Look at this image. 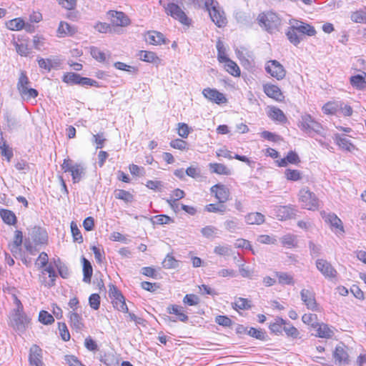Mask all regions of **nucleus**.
I'll use <instances>...</instances> for the list:
<instances>
[{"label": "nucleus", "mask_w": 366, "mask_h": 366, "mask_svg": "<svg viewBox=\"0 0 366 366\" xmlns=\"http://www.w3.org/2000/svg\"><path fill=\"white\" fill-rule=\"evenodd\" d=\"M257 20L260 26L271 34L280 31L282 25V20L280 16L272 11L260 14Z\"/></svg>", "instance_id": "f257e3e1"}, {"label": "nucleus", "mask_w": 366, "mask_h": 366, "mask_svg": "<svg viewBox=\"0 0 366 366\" xmlns=\"http://www.w3.org/2000/svg\"><path fill=\"white\" fill-rule=\"evenodd\" d=\"M299 127L301 130L308 134L310 137L316 134L325 137L324 129L310 114H305L301 116Z\"/></svg>", "instance_id": "f03ea898"}, {"label": "nucleus", "mask_w": 366, "mask_h": 366, "mask_svg": "<svg viewBox=\"0 0 366 366\" xmlns=\"http://www.w3.org/2000/svg\"><path fill=\"white\" fill-rule=\"evenodd\" d=\"M61 167L64 172L71 174L74 183L79 182L86 173V167L83 164L74 162L70 159H64Z\"/></svg>", "instance_id": "7ed1b4c3"}, {"label": "nucleus", "mask_w": 366, "mask_h": 366, "mask_svg": "<svg viewBox=\"0 0 366 366\" xmlns=\"http://www.w3.org/2000/svg\"><path fill=\"white\" fill-rule=\"evenodd\" d=\"M205 7L209 14L212 21L218 26L223 27L227 24L224 12L220 8L219 3L214 0H206Z\"/></svg>", "instance_id": "20e7f679"}, {"label": "nucleus", "mask_w": 366, "mask_h": 366, "mask_svg": "<svg viewBox=\"0 0 366 366\" xmlns=\"http://www.w3.org/2000/svg\"><path fill=\"white\" fill-rule=\"evenodd\" d=\"M299 202L304 209L315 211L320 207V200L315 193L305 187L298 193Z\"/></svg>", "instance_id": "39448f33"}, {"label": "nucleus", "mask_w": 366, "mask_h": 366, "mask_svg": "<svg viewBox=\"0 0 366 366\" xmlns=\"http://www.w3.org/2000/svg\"><path fill=\"white\" fill-rule=\"evenodd\" d=\"M31 82L24 71H21L17 82V89L20 95L26 100L38 96L37 90L30 88Z\"/></svg>", "instance_id": "423d86ee"}, {"label": "nucleus", "mask_w": 366, "mask_h": 366, "mask_svg": "<svg viewBox=\"0 0 366 366\" xmlns=\"http://www.w3.org/2000/svg\"><path fill=\"white\" fill-rule=\"evenodd\" d=\"M62 81L68 84H79L81 86H91L99 87L98 81L87 77H81L79 74L74 72L65 73L62 77Z\"/></svg>", "instance_id": "0eeeda50"}, {"label": "nucleus", "mask_w": 366, "mask_h": 366, "mask_svg": "<svg viewBox=\"0 0 366 366\" xmlns=\"http://www.w3.org/2000/svg\"><path fill=\"white\" fill-rule=\"evenodd\" d=\"M163 6L166 13L174 19L178 20L184 25H189L190 24V20L178 5L174 3H168L167 5L164 4Z\"/></svg>", "instance_id": "6e6552de"}, {"label": "nucleus", "mask_w": 366, "mask_h": 366, "mask_svg": "<svg viewBox=\"0 0 366 366\" xmlns=\"http://www.w3.org/2000/svg\"><path fill=\"white\" fill-rule=\"evenodd\" d=\"M264 69L267 74L277 80H282L286 76L285 69L277 60H269L267 61Z\"/></svg>", "instance_id": "1a4fd4ad"}, {"label": "nucleus", "mask_w": 366, "mask_h": 366, "mask_svg": "<svg viewBox=\"0 0 366 366\" xmlns=\"http://www.w3.org/2000/svg\"><path fill=\"white\" fill-rule=\"evenodd\" d=\"M316 267L317 270L327 279H333L337 277V272L330 262L324 259H317L316 260Z\"/></svg>", "instance_id": "9d476101"}, {"label": "nucleus", "mask_w": 366, "mask_h": 366, "mask_svg": "<svg viewBox=\"0 0 366 366\" xmlns=\"http://www.w3.org/2000/svg\"><path fill=\"white\" fill-rule=\"evenodd\" d=\"M322 215L325 221L330 224L331 229L336 234H342L345 232L342 222L335 214L329 213L325 214V213L323 212Z\"/></svg>", "instance_id": "9b49d317"}, {"label": "nucleus", "mask_w": 366, "mask_h": 366, "mask_svg": "<svg viewBox=\"0 0 366 366\" xmlns=\"http://www.w3.org/2000/svg\"><path fill=\"white\" fill-rule=\"evenodd\" d=\"M203 96L209 101L217 104L226 103L227 102L224 94L217 91L216 89L206 88L202 90Z\"/></svg>", "instance_id": "f8f14e48"}, {"label": "nucleus", "mask_w": 366, "mask_h": 366, "mask_svg": "<svg viewBox=\"0 0 366 366\" xmlns=\"http://www.w3.org/2000/svg\"><path fill=\"white\" fill-rule=\"evenodd\" d=\"M211 192L214 194L219 203H224L229 200L230 192L229 188L224 185L217 184L211 187Z\"/></svg>", "instance_id": "ddd939ff"}, {"label": "nucleus", "mask_w": 366, "mask_h": 366, "mask_svg": "<svg viewBox=\"0 0 366 366\" xmlns=\"http://www.w3.org/2000/svg\"><path fill=\"white\" fill-rule=\"evenodd\" d=\"M290 22L293 24V29L297 30L301 36H313L317 34L315 27L309 24L295 19L290 20Z\"/></svg>", "instance_id": "4468645a"}, {"label": "nucleus", "mask_w": 366, "mask_h": 366, "mask_svg": "<svg viewBox=\"0 0 366 366\" xmlns=\"http://www.w3.org/2000/svg\"><path fill=\"white\" fill-rule=\"evenodd\" d=\"M28 319L26 315L19 310L16 311L10 320V325L15 330L22 331L25 329Z\"/></svg>", "instance_id": "2eb2a0df"}, {"label": "nucleus", "mask_w": 366, "mask_h": 366, "mask_svg": "<svg viewBox=\"0 0 366 366\" xmlns=\"http://www.w3.org/2000/svg\"><path fill=\"white\" fill-rule=\"evenodd\" d=\"M29 360L30 366H45L42 360V350L39 346L34 345L30 348Z\"/></svg>", "instance_id": "dca6fc26"}, {"label": "nucleus", "mask_w": 366, "mask_h": 366, "mask_svg": "<svg viewBox=\"0 0 366 366\" xmlns=\"http://www.w3.org/2000/svg\"><path fill=\"white\" fill-rule=\"evenodd\" d=\"M111 22L117 26H127L130 24L128 16L122 11H110L109 13Z\"/></svg>", "instance_id": "f3484780"}, {"label": "nucleus", "mask_w": 366, "mask_h": 366, "mask_svg": "<svg viewBox=\"0 0 366 366\" xmlns=\"http://www.w3.org/2000/svg\"><path fill=\"white\" fill-rule=\"evenodd\" d=\"M44 269L41 272V282L48 287H52L56 280V274L54 267L49 264L47 267H44Z\"/></svg>", "instance_id": "a211bd4d"}, {"label": "nucleus", "mask_w": 366, "mask_h": 366, "mask_svg": "<svg viewBox=\"0 0 366 366\" xmlns=\"http://www.w3.org/2000/svg\"><path fill=\"white\" fill-rule=\"evenodd\" d=\"M68 317L69 319V325L73 330L77 332L84 330V322L81 314L78 312H69Z\"/></svg>", "instance_id": "6ab92c4d"}, {"label": "nucleus", "mask_w": 366, "mask_h": 366, "mask_svg": "<svg viewBox=\"0 0 366 366\" xmlns=\"http://www.w3.org/2000/svg\"><path fill=\"white\" fill-rule=\"evenodd\" d=\"M301 299L309 310L317 311L318 306L315 300V294L309 290L303 289L301 292Z\"/></svg>", "instance_id": "aec40b11"}, {"label": "nucleus", "mask_w": 366, "mask_h": 366, "mask_svg": "<svg viewBox=\"0 0 366 366\" xmlns=\"http://www.w3.org/2000/svg\"><path fill=\"white\" fill-rule=\"evenodd\" d=\"M29 235L35 244H44L47 242L48 236L45 230L34 227L29 230Z\"/></svg>", "instance_id": "412c9836"}, {"label": "nucleus", "mask_w": 366, "mask_h": 366, "mask_svg": "<svg viewBox=\"0 0 366 366\" xmlns=\"http://www.w3.org/2000/svg\"><path fill=\"white\" fill-rule=\"evenodd\" d=\"M263 90L265 94L276 101L281 102L284 99L281 89L277 85L266 84L263 85Z\"/></svg>", "instance_id": "4be33fe9"}, {"label": "nucleus", "mask_w": 366, "mask_h": 366, "mask_svg": "<svg viewBox=\"0 0 366 366\" xmlns=\"http://www.w3.org/2000/svg\"><path fill=\"white\" fill-rule=\"evenodd\" d=\"M272 214L276 216L280 220H284L290 218L292 214V209L289 206H273Z\"/></svg>", "instance_id": "5701e85b"}, {"label": "nucleus", "mask_w": 366, "mask_h": 366, "mask_svg": "<svg viewBox=\"0 0 366 366\" xmlns=\"http://www.w3.org/2000/svg\"><path fill=\"white\" fill-rule=\"evenodd\" d=\"M336 364L342 365L348 364L349 356L343 345H337L333 353Z\"/></svg>", "instance_id": "b1692460"}, {"label": "nucleus", "mask_w": 366, "mask_h": 366, "mask_svg": "<svg viewBox=\"0 0 366 366\" xmlns=\"http://www.w3.org/2000/svg\"><path fill=\"white\" fill-rule=\"evenodd\" d=\"M145 40L152 45H161L165 44L164 35L156 31H148L145 35Z\"/></svg>", "instance_id": "393cba45"}, {"label": "nucleus", "mask_w": 366, "mask_h": 366, "mask_svg": "<svg viewBox=\"0 0 366 366\" xmlns=\"http://www.w3.org/2000/svg\"><path fill=\"white\" fill-rule=\"evenodd\" d=\"M334 140L342 150L352 152L356 149L355 146L345 137L337 134L335 135Z\"/></svg>", "instance_id": "a878e982"}, {"label": "nucleus", "mask_w": 366, "mask_h": 366, "mask_svg": "<svg viewBox=\"0 0 366 366\" xmlns=\"http://www.w3.org/2000/svg\"><path fill=\"white\" fill-rule=\"evenodd\" d=\"M316 330V336L320 338H331L334 335V331L332 327H330L325 323H319L318 326L314 328Z\"/></svg>", "instance_id": "bb28decb"}, {"label": "nucleus", "mask_w": 366, "mask_h": 366, "mask_svg": "<svg viewBox=\"0 0 366 366\" xmlns=\"http://www.w3.org/2000/svg\"><path fill=\"white\" fill-rule=\"evenodd\" d=\"M276 162L279 167H285L287 166L288 163L297 164L300 162V159L296 152L290 151L285 158L277 160Z\"/></svg>", "instance_id": "cd10ccee"}, {"label": "nucleus", "mask_w": 366, "mask_h": 366, "mask_svg": "<svg viewBox=\"0 0 366 366\" xmlns=\"http://www.w3.org/2000/svg\"><path fill=\"white\" fill-rule=\"evenodd\" d=\"M267 114L270 119L280 123H285L287 121V117L284 112L276 107H269Z\"/></svg>", "instance_id": "c85d7f7f"}, {"label": "nucleus", "mask_w": 366, "mask_h": 366, "mask_svg": "<svg viewBox=\"0 0 366 366\" xmlns=\"http://www.w3.org/2000/svg\"><path fill=\"white\" fill-rule=\"evenodd\" d=\"M285 320L280 317H276L273 322L269 323V329L275 335H282Z\"/></svg>", "instance_id": "c756f323"}, {"label": "nucleus", "mask_w": 366, "mask_h": 366, "mask_svg": "<svg viewBox=\"0 0 366 366\" xmlns=\"http://www.w3.org/2000/svg\"><path fill=\"white\" fill-rule=\"evenodd\" d=\"M225 230L230 233H237L242 229L239 219L236 217H231L226 219L223 223Z\"/></svg>", "instance_id": "7c9ffc66"}, {"label": "nucleus", "mask_w": 366, "mask_h": 366, "mask_svg": "<svg viewBox=\"0 0 366 366\" xmlns=\"http://www.w3.org/2000/svg\"><path fill=\"white\" fill-rule=\"evenodd\" d=\"M244 221L247 224H262L264 222V216L260 212H251L245 215Z\"/></svg>", "instance_id": "2f4dec72"}, {"label": "nucleus", "mask_w": 366, "mask_h": 366, "mask_svg": "<svg viewBox=\"0 0 366 366\" xmlns=\"http://www.w3.org/2000/svg\"><path fill=\"white\" fill-rule=\"evenodd\" d=\"M113 290L115 292V300L113 302L114 307L122 312H128V307L125 303L124 297L117 291L115 287L113 286Z\"/></svg>", "instance_id": "473e14b6"}, {"label": "nucleus", "mask_w": 366, "mask_h": 366, "mask_svg": "<svg viewBox=\"0 0 366 366\" xmlns=\"http://www.w3.org/2000/svg\"><path fill=\"white\" fill-rule=\"evenodd\" d=\"M350 82L353 87L357 89H365L366 87V73L363 72L362 74L351 76Z\"/></svg>", "instance_id": "72a5a7b5"}, {"label": "nucleus", "mask_w": 366, "mask_h": 366, "mask_svg": "<svg viewBox=\"0 0 366 366\" xmlns=\"http://www.w3.org/2000/svg\"><path fill=\"white\" fill-rule=\"evenodd\" d=\"M283 332L287 337H291L292 339H297L300 337V332L297 328L285 320L283 326Z\"/></svg>", "instance_id": "f704fd0d"}, {"label": "nucleus", "mask_w": 366, "mask_h": 366, "mask_svg": "<svg viewBox=\"0 0 366 366\" xmlns=\"http://www.w3.org/2000/svg\"><path fill=\"white\" fill-rule=\"evenodd\" d=\"M167 312L169 314H174L177 316L178 320L186 322L188 320V316L184 313L182 307L177 305H172L167 307Z\"/></svg>", "instance_id": "c9c22d12"}, {"label": "nucleus", "mask_w": 366, "mask_h": 366, "mask_svg": "<svg viewBox=\"0 0 366 366\" xmlns=\"http://www.w3.org/2000/svg\"><path fill=\"white\" fill-rule=\"evenodd\" d=\"M290 26L288 27L287 31L286 32V35L290 43L297 46L301 42L302 39V36L300 34H298L299 32L297 30L293 29V24H292L290 21Z\"/></svg>", "instance_id": "e433bc0d"}, {"label": "nucleus", "mask_w": 366, "mask_h": 366, "mask_svg": "<svg viewBox=\"0 0 366 366\" xmlns=\"http://www.w3.org/2000/svg\"><path fill=\"white\" fill-rule=\"evenodd\" d=\"M139 58L140 60L153 63V64H159L160 62V59L157 56V54L153 51H140L139 52Z\"/></svg>", "instance_id": "4c0bfd02"}, {"label": "nucleus", "mask_w": 366, "mask_h": 366, "mask_svg": "<svg viewBox=\"0 0 366 366\" xmlns=\"http://www.w3.org/2000/svg\"><path fill=\"white\" fill-rule=\"evenodd\" d=\"M24 243L23 235L21 231L16 230L15 232L14 239L13 243L10 245L11 252L15 255L20 251V247Z\"/></svg>", "instance_id": "58836bf2"}, {"label": "nucleus", "mask_w": 366, "mask_h": 366, "mask_svg": "<svg viewBox=\"0 0 366 366\" xmlns=\"http://www.w3.org/2000/svg\"><path fill=\"white\" fill-rule=\"evenodd\" d=\"M209 167L212 173L222 175H229L231 174L230 169L220 163H210Z\"/></svg>", "instance_id": "ea45409f"}, {"label": "nucleus", "mask_w": 366, "mask_h": 366, "mask_svg": "<svg viewBox=\"0 0 366 366\" xmlns=\"http://www.w3.org/2000/svg\"><path fill=\"white\" fill-rule=\"evenodd\" d=\"M0 216L3 221L9 225L14 224L16 222V217L15 214L9 209H0Z\"/></svg>", "instance_id": "a19ab883"}, {"label": "nucleus", "mask_w": 366, "mask_h": 366, "mask_svg": "<svg viewBox=\"0 0 366 366\" xmlns=\"http://www.w3.org/2000/svg\"><path fill=\"white\" fill-rule=\"evenodd\" d=\"M224 64V69L226 71L234 76H240V69L238 65L231 59H227L223 62Z\"/></svg>", "instance_id": "79ce46f5"}, {"label": "nucleus", "mask_w": 366, "mask_h": 366, "mask_svg": "<svg viewBox=\"0 0 366 366\" xmlns=\"http://www.w3.org/2000/svg\"><path fill=\"white\" fill-rule=\"evenodd\" d=\"M350 19L355 23L366 24V7L352 12Z\"/></svg>", "instance_id": "37998d69"}, {"label": "nucleus", "mask_w": 366, "mask_h": 366, "mask_svg": "<svg viewBox=\"0 0 366 366\" xmlns=\"http://www.w3.org/2000/svg\"><path fill=\"white\" fill-rule=\"evenodd\" d=\"M57 32L60 36L72 35L76 32V29L66 22L61 21Z\"/></svg>", "instance_id": "c03bdc74"}, {"label": "nucleus", "mask_w": 366, "mask_h": 366, "mask_svg": "<svg viewBox=\"0 0 366 366\" xmlns=\"http://www.w3.org/2000/svg\"><path fill=\"white\" fill-rule=\"evenodd\" d=\"M83 261V272H84V278L83 280L85 282H90L91 277L92 276V267L89 260H87L86 258H82Z\"/></svg>", "instance_id": "a18cd8bd"}, {"label": "nucleus", "mask_w": 366, "mask_h": 366, "mask_svg": "<svg viewBox=\"0 0 366 366\" xmlns=\"http://www.w3.org/2000/svg\"><path fill=\"white\" fill-rule=\"evenodd\" d=\"M341 104L337 102H330L322 107V112L325 114H335L340 109Z\"/></svg>", "instance_id": "49530a36"}, {"label": "nucleus", "mask_w": 366, "mask_h": 366, "mask_svg": "<svg viewBox=\"0 0 366 366\" xmlns=\"http://www.w3.org/2000/svg\"><path fill=\"white\" fill-rule=\"evenodd\" d=\"M281 243L287 248L295 247L297 244V237L293 234H287L281 238Z\"/></svg>", "instance_id": "de8ad7c7"}, {"label": "nucleus", "mask_w": 366, "mask_h": 366, "mask_svg": "<svg viewBox=\"0 0 366 366\" xmlns=\"http://www.w3.org/2000/svg\"><path fill=\"white\" fill-rule=\"evenodd\" d=\"M285 177L289 181H298L302 177V174L297 169H287L285 171Z\"/></svg>", "instance_id": "09e8293b"}, {"label": "nucleus", "mask_w": 366, "mask_h": 366, "mask_svg": "<svg viewBox=\"0 0 366 366\" xmlns=\"http://www.w3.org/2000/svg\"><path fill=\"white\" fill-rule=\"evenodd\" d=\"M302 320L305 324L310 325L312 328L318 326V318L315 314H305L302 317Z\"/></svg>", "instance_id": "8fccbe9b"}, {"label": "nucleus", "mask_w": 366, "mask_h": 366, "mask_svg": "<svg viewBox=\"0 0 366 366\" xmlns=\"http://www.w3.org/2000/svg\"><path fill=\"white\" fill-rule=\"evenodd\" d=\"M114 196L117 199H122L127 203L132 202L134 199L133 195L129 192L124 189L116 190Z\"/></svg>", "instance_id": "3c124183"}, {"label": "nucleus", "mask_w": 366, "mask_h": 366, "mask_svg": "<svg viewBox=\"0 0 366 366\" xmlns=\"http://www.w3.org/2000/svg\"><path fill=\"white\" fill-rule=\"evenodd\" d=\"M24 26V21L21 18H16L6 23V27L13 31H19Z\"/></svg>", "instance_id": "603ef678"}, {"label": "nucleus", "mask_w": 366, "mask_h": 366, "mask_svg": "<svg viewBox=\"0 0 366 366\" xmlns=\"http://www.w3.org/2000/svg\"><path fill=\"white\" fill-rule=\"evenodd\" d=\"M216 46H217V59H218V61L220 63H223L224 61H225L227 59H229V58L227 56L226 49H225V48L224 46V44H223L222 41L219 40L217 42Z\"/></svg>", "instance_id": "864d4df0"}, {"label": "nucleus", "mask_w": 366, "mask_h": 366, "mask_svg": "<svg viewBox=\"0 0 366 366\" xmlns=\"http://www.w3.org/2000/svg\"><path fill=\"white\" fill-rule=\"evenodd\" d=\"M90 54L94 59L99 62H104L107 59L106 54L97 47H91Z\"/></svg>", "instance_id": "5fc2aeb1"}, {"label": "nucleus", "mask_w": 366, "mask_h": 366, "mask_svg": "<svg viewBox=\"0 0 366 366\" xmlns=\"http://www.w3.org/2000/svg\"><path fill=\"white\" fill-rule=\"evenodd\" d=\"M278 282L282 285H293V277L287 272H276Z\"/></svg>", "instance_id": "6e6d98bb"}, {"label": "nucleus", "mask_w": 366, "mask_h": 366, "mask_svg": "<svg viewBox=\"0 0 366 366\" xmlns=\"http://www.w3.org/2000/svg\"><path fill=\"white\" fill-rule=\"evenodd\" d=\"M233 308L238 310H247L250 308L249 301L247 299L239 297L233 304Z\"/></svg>", "instance_id": "4d7b16f0"}, {"label": "nucleus", "mask_w": 366, "mask_h": 366, "mask_svg": "<svg viewBox=\"0 0 366 366\" xmlns=\"http://www.w3.org/2000/svg\"><path fill=\"white\" fill-rule=\"evenodd\" d=\"M230 252L231 247L228 244H219L214 248V253L219 256H228Z\"/></svg>", "instance_id": "13d9d810"}, {"label": "nucleus", "mask_w": 366, "mask_h": 366, "mask_svg": "<svg viewBox=\"0 0 366 366\" xmlns=\"http://www.w3.org/2000/svg\"><path fill=\"white\" fill-rule=\"evenodd\" d=\"M39 320L44 325H51L54 322V318L48 312L41 310L39 315Z\"/></svg>", "instance_id": "bf43d9fd"}, {"label": "nucleus", "mask_w": 366, "mask_h": 366, "mask_svg": "<svg viewBox=\"0 0 366 366\" xmlns=\"http://www.w3.org/2000/svg\"><path fill=\"white\" fill-rule=\"evenodd\" d=\"M217 228L215 227L208 225L202 228L201 233L206 238H213L215 237L217 233Z\"/></svg>", "instance_id": "052dcab7"}, {"label": "nucleus", "mask_w": 366, "mask_h": 366, "mask_svg": "<svg viewBox=\"0 0 366 366\" xmlns=\"http://www.w3.org/2000/svg\"><path fill=\"white\" fill-rule=\"evenodd\" d=\"M162 266L166 269H173L178 266V262L172 255L167 254L162 262Z\"/></svg>", "instance_id": "680f3d73"}, {"label": "nucleus", "mask_w": 366, "mask_h": 366, "mask_svg": "<svg viewBox=\"0 0 366 366\" xmlns=\"http://www.w3.org/2000/svg\"><path fill=\"white\" fill-rule=\"evenodd\" d=\"M59 330L60 336L64 341L66 342L70 340V334L64 322H59Z\"/></svg>", "instance_id": "e2e57ef3"}, {"label": "nucleus", "mask_w": 366, "mask_h": 366, "mask_svg": "<svg viewBox=\"0 0 366 366\" xmlns=\"http://www.w3.org/2000/svg\"><path fill=\"white\" fill-rule=\"evenodd\" d=\"M31 238L29 235V237L25 238L24 240V247L26 250L31 255H34L37 252V249L36 246L31 241Z\"/></svg>", "instance_id": "0e129e2a"}, {"label": "nucleus", "mask_w": 366, "mask_h": 366, "mask_svg": "<svg viewBox=\"0 0 366 366\" xmlns=\"http://www.w3.org/2000/svg\"><path fill=\"white\" fill-rule=\"evenodd\" d=\"M114 66L117 69L125 71L129 73H134L137 71L134 66L127 65L125 63L121 61L115 62Z\"/></svg>", "instance_id": "69168bd1"}, {"label": "nucleus", "mask_w": 366, "mask_h": 366, "mask_svg": "<svg viewBox=\"0 0 366 366\" xmlns=\"http://www.w3.org/2000/svg\"><path fill=\"white\" fill-rule=\"evenodd\" d=\"M45 38L43 36L36 35L33 37L34 47L37 50H42L45 45Z\"/></svg>", "instance_id": "338daca9"}, {"label": "nucleus", "mask_w": 366, "mask_h": 366, "mask_svg": "<svg viewBox=\"0 0 366 366\" xmlns=\"http://www.w3.org/2000/svg\"><path fill=\"white\" fill-rule=\"evenodd\" d=\"M199 302V297L193 294L186 295L183 299V302L189 306L197 305H198Z\"/></svg>", "instance_id": "774afa93"}]
</instances>
